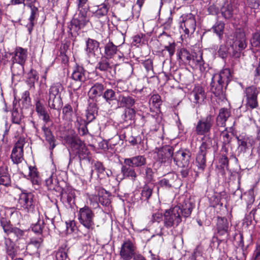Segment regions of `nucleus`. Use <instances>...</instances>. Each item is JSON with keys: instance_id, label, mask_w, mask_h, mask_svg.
<instances>
[{"instance_id": "nucleus-7", "label": "nucleus", "mask_w": 260, "mask_h": 260, "mask_svg": "<svg viewBox=\"0 0 260 260\" xmlns=\"http://www.w3.org/2000/svg\"><path fill=\"white\" fill-rule=\"evenodd\" d=\"M39 117H42V119L45 122V124L42 126V129L46 141L49 144V149L52 151L56 146V140L49 128V125L47 126V124L51 122L50 116L48 113L46 112L39 116Z\"/></svg>"}, {"instance_id": "nucleus-44", "label": "nucleus", "mask_w": 260, "mask_h": 260, "mask_svg": "<svg viewBox=\"0 0 260 260\" xmlns=\"http://www.w3.org/2000/svg\"><path fill=\"white\" fill-rule=\"evenodd\" d=\"M100 193L102 194L105 193V195L101 196L100 194H99V201L100 203H101L103 205L108 206L109 205L110 201L109 199V194L107 192V191L104 189H102L100 190Z\"/></svg>"}, {"instance_id": "nucleus-60", "label": "nucleus", "mask_w": 260, "mask_h": 260, "mask_svg": "<svg viewBox=\"0 0 260 260\" xmlns=\"http://www.w3.org/2000/svg\"><path fill=\"white\" fill-rule=\"evenodd\" d=\"M141 10V8L138 7L137 5H134L132 9V15L133 18L138 19L140 16Z\"/></svg>"}, {"instance_id": "nucleus-15", "label": "nucleus", "mask_w": 260, "mask_h": 260, "mask_svg": "<svg viewBox=\"0 0 260 260\" xmlns=\"http://www.w3.org/2000/svg\"><path fill=\"white\" fill-rule=\"evenodd\" d=\"M232 47L235 48L237 51H241L247 47L245 35L243 30H237L235 32Z\"/></svg>"}, {"instance_id": "nucleus-13", "label": "nucleus", "mask_w": 260, "mask_h": 260, "mask_svg": "<svg viewBox=\"0 0 260 260\" xmlns=\"http://www.w3.org/2000/svg\"><path fill=\"white\" fill-rule=\"evenodd\" d=\"M34 195L31 193H22L18 200V205L27 212H32L35 208Z\"/></svg>"}, {"instance_id": "nucleus-48", "label": "nucleus", "mask_w": 260, "mask_h": 260, "mask_svg": "<svg viewBox=\"0 0 260 260\" xmlns=\"http://www.w3.org/2000/svg\"><path fill=\"white\" fill-rule=\"evenodd\" d=\"M152 189L151 187L145 185L144 186L141 192V199L143 201H147L151 196Z\"/></svg>"}, {"instance_id": "nucleus-11", "label": "nucleus", "mask_w": 260, "mask_h": 260, "mask_svg": "<svg viewBox=\"0 0 260 260\" xmlns=\"http://www.w3.org/2000/svg\"><path fill=\"white\" fill-rule=\"evenodd\" d=\"M174 161L179 167L190 169L192 164L191 153L188 151L179 150L175 153Z\"/></svg>"}, {"instance_id": "nucleus-62", "label": "nucleus", "mask_w": 260, "mask_h": 260, "mask_svg": "<svg viewBox=\"0 0 260 260\" xmlns=\"http://www.w3.org/2000/svg\"><path fill=\"white\" fill-rule=\"evenodd\" d=\"M84 124L82 125L80 124V127H79V133L80 135L84 136L87 134L88 132L87 128L86 127V125L88 123H86L85 121H83Z\"/></svg>"}, {"instance_id": "nucleus-53", "label": "nucleus", "mask_w": 260, "mask_h": 260, "mask_svg": "<svg viewBox=\"0 0 260 260\" xmlns=\"http://www.w3.org/2000/svg\"><path fill=\"white\" fill-rule=\"evenodd\" d=\"M68 257L66 249L64 248H59L56 252V260H66Z\"/></svg>"}, {"instance_id": "nucleus-35", "label": "nucleus", "mask_w": 260, "mask_h": 260, "mask_svg": "<svg viewBox=\"0 0 260 260\" xmlns=\"http://www.w3.org/2000/svg\"><path fill=\"white\" fill-rule=\"evenodd\" d=\"M176 178V176L174 173H168L159 181V184L161 187L170 188L172 186V184Z\"/></svg>"}, {"instance_id": "nucleus-10", "label": "nucleus", "mask_w": 260, "mask_h": 260, "mask_svg": "<svg viewBox=\"0 0 260 260\" xmlns=\"http://www.w3.org/2000/svg\"><path fill=\"white\" fill-rule=\"evenodd\" d=\"M137 247L135 243L128 239L125 240L120 248V256L122 260H131L136 254Z\"/></svg>"}, {"instance_id": "nucleus-20", "label": "nucleus", "mask_w": 260, "mask_h": 260, "mask_svg": "<svg viewBox=\"0 0 260 260\" xmlns=\"http://www.w3.org/2000/svg\"><path fill=\"white\" fill-rule=\"evenodd\" d=\"M93 167L97 173L98 178L100 179H106L112 175V171L109 169H106L103 163L100 161H97L95 162Z\"/></svg>"}, {"instance_id": "nucleus-31", "label": "nucleus", "mask_w": 260, "mask_h": 260, "mask_svg": "<svg viewBox=\"0 0 260 260\" xmlns=\"http://www.w3.org/2000/svg\"><path fill=\"white\" fill-rule=\"evenodd\" d=\"M229 224L227 219L224 217H218L217 222V229L220 235H224L228 233Z\"/></svg>"}, {"instance_id": "nucleus-26", "label": "nucleus", "mask_w": 260, "mask_h": 260, "mask_svg": "<svg viewBox=\"0 0 260 260\" xmlns=\"http://www.w3.org/2000/svg\"><path fill=\"white\" fill-rule=\"evenodd\" d=\"M86 52L89 56H94L96 52L99 51V43L93 39L88 38L86 42Z\"/></svg>"}, {"instance_id": "nucleus-17", "label": "nucleus", "mask_w": 260, "mask_h": 260, "mask_svg": "<svg viewBox=\"0 0 260 260\" xmlns=\"http://www.w3.org/2000/svg\"><path fill=\"white\" fill-rule=\"evenodd\" d=\"M89 19L87 17L86 13L80 12L78 19H74L71 23L70 30L78 32L83 28L89 22Z\"/></svg>"}, {"instance_id": "nucleus-3", "label": "nucleus", "mask_w": 260, "mask_h": 260, "mask_svg": "<svg viewBox=\"0 0 260 260\" xmlns=\"http://www.w3.org/2000/svg\"><path fill=\"white\" fill-rule=\"evenodd\" d=\"M67 143L70 145L71 148L76 150V154L80 160H90V152L86 147L85 144L80 139L76 138L68 137Z\"/></svg>"}, {"instance_id": "nucleus-8", "label": "nucleus", "mask_w": 260, "mask_h": 260, "mask_svg": "<svg viewBox=\"0 0 260 260\" xmlns=\"http://www.w3.org/2000/svg\"><path fill=\"white\" fill-rule=\"evenodd\" d=\"M244 93L245 94L247 109H253L258 107L257 95L259 93L258 89L254 86H250L245 88Z\"/></svg>"}, {"instance_id": "nucleus-34", "label": "nucleus", "mask_w": 260, "mask_h": 260, "mask_svg": "<svg viewBox=\"0 0 260 260\" xmlns=\"http://www.w3.org/2000/svg\"><path fill=\"white\" fill-rule=\"evenodd\" d=\"M62 103L60 96H48V106L51 109L59 110L62 107Z\"/></svg>"}, {"instance_id": "nucleus-43", "label": "nucleus", "mask_w": 260, "mask_h": 260, "mask_svg": "<svg viewBox=\"0 0 260 260\" xmlns=\"http://www.w3.org/2000/svg\"><path fill=\"white\" fill-rule=\"evenodd\" d=\"M39 79L37 72L31 70L28 74V78L26 82L30 85V88L34 87L35 82Z\"/></svg>"}, {"instance_id": "nucleus-2", "label": "nucleus", "mask_w": 260, "mask_h": 260, "mask_svg": "<svg viewBox=\"0 0 260 260\" xmlns=\"http://www.w3.org/2000/svg\"><path fill=\"white\" fill-rule=\"evenodd\" d=\"M231 73L229 69H224L219 73L215 74L212 78L211 82V91L216 96H220L223 95V84L224 82L226 85L231 80Z\"/></svg>"}, {"instance_id": "nucleus-21", "label": "nucleus", "mask_w": 260, "mask_h": 260, "mask_svg": "<svg viewBox=\"0 0 260 260\" xmlns=\"http://www.w3.org/2000/svg\"><path fill=\"white\" fill-rule=\"evenodd\" d=\"M124 159L123 161V165L121 167V172L124 178H127L131 179L133 181H135L137 178V174L134 169V167L132 165H128Z\"/></svg>"}, {"instance_id": "nucleus-42", "label": "nucleus", "mask_w": 260, "mask_h": 260, "mask_svg": "<svg viewBox=\"0 0 260 260\" xmlns=\"http://www.w3.org/2000/svg\"><path fill=\"white\" fill-rule=\"evenodd\" d=\"M178 57L182 61L190 63L191 61L192 57L189 52L185 49H181L178 54Z\"/></svg>"}, {"instance_id": "nucleus-29", "label": "nucleus", "mask_w": 260, "mask_h": 260, "mask_svg": "<svg viewBox=\"0 0 260 260\" xmlns=\"http://www.w3.org/2000/svg\"><path fill=\"white\" fill-rule=\"evenodd\" d=\"M202 138V144L200 147V150L206 152L208 149H211L216 144L215 141L212 139L209 135H203Z\"/></svg>"}, {"instance_id": "nucleus-40", "label": "nucleus", "mask_w": 260, "mask_h": 260, "mask_svg": "<svg viewBox=\"0 0 260 260\" xmlns=\"http://www.w3.org/2000/svg\"><path fill=\"white\" fill-rule=\"evenodd\" d=\"M117 52V46L112 42H109L105 47V53L107 58L112 57Z\"/></svg>"}, {"instance_id": "nucleus-46", "label": "nucleus", "mask_w": 260, "mask_h": 260, "mask_svg": "<svg viewBox=\"0 0 260 260\" xmlns=\"http://www.w3.org/2000/svg\"><path fill=\"white\" fill-rule=\"evenodd\" d=\"M158 39L159 41L161 42V44L164 45L165 46L174 42L172 40L171 36L166 32H163L161 34L158 36Z\"/></svg>"}, {"instance_id": "nucleus-19", "label": "nucleus", "mask_w": 260, "mask_h": 260, "mask_svg": "<svg viewBox=\"0 0 260 260\" xmlns=\"http://www.w3.org/2000/svg\"><path fill=\"white\" fill-rule=\"evenodd\" d=\"M27 57V50L26 49L20 47H17L15 50L14 56L13 57V61L17 63L21 66V70L23 69L22 66L24 64Z\"/></svg>"}, {"instance_id": "nucleus-64", "label": "nucleus", "mask_w": 260, "mask_h": 260, "mask_svg": "<svg viewBox=\"0 0 260 260\" xmlns=\"http://www.w3.org/2000/svg\"><path fill=\"white\" fill-rule=\"evenodd\" d=\"M162 214L158 212L154 213L152 216V220L153 222H159L162 220Z\"/></svg>"}, {"instance_id": "nucleus-54", "label": "nucleus", "mask_w": 260, "mask_h": 260, "mask_svg": "<svg viewBox=\"0 0 260 260\" xmlns=\"http://www.w3.org/2000/svg\"><path fill=\"white\" fill-rule=\"evenodd\" d=\"M96 68L102 71H106L111 68V66L108 61L105 59L98 63Z\"/></svg>"}, {"instance_id": "nucleus-51", "label": "nucleus", "mask_w": 260, "mask_h": 260, "mask_svg": "<svg viewBox=\"0 0 260 260\" xmlns=\"http://www.w3.org/2000/svg\"><path fill=\"white\" fill-rule=\"evenodd\" d=\"M136 115V111L133 108H127L125 110L124 114V120L127 121L134 119Z\"/></svg>"}, {"instance_id": "nucleus-16", "label": "nucleus", "mask_w": 260, "mask_h": 260, "mask_svg": "<svg viewBox=\"0 0 260 260\" xmlns=\"http://www.w3.org/2000/svg\"><path fill=\"white\" fill-rule=\"evenodd\" d=\"M236 138L238 141V151L240 153L245 152L249 147H252L254 144V140L251 137L240 135Z\"/></svg>"}, {"instance_id": "nucleus-36", "label": "nucleus", "mask_w": 260, "mask_h": 260, "mask_svg": "<svg viewBox=\"0 0 260 260\" xmlns=\"http://www.w3.org/2000/svg\"><path fill=\"white\" fill-rule=\"evenodd\" d=\"M117 101L120 103L121 106L125 107L126 108L132 107L135 103V99L128 95H120Z\"/></svg>"}, {"instance_id": "nucleus-49", "label": "nucleus", "mask_w": 260, "mask_h": 260, "mask_svg": "<svg viewBox=\"0 0 260 260\" xmlns=\"http://www.w3.org/2000/svg\"><path fill=\"white\" fill-rule=\"evenodd\" d=\"M223 128L224 129L221 131L220 136L222 140L223 145L225 146L231 142L232 138L227 131V128L225 127Z\"/></svg>"}, {"instance_id": "nucleus-61", "label": "nucleus", "mask_w": 260, "mask_h": 260, "mask_svg": "<svg viewBox=\"0 0 260 260\" xmlns=\"http://www.w3.org/2000/svg\"><path fill=\"white\" fill-rule=\"evenodd\" d=\"M252 44H254L255 46H257L260 45V32H257L254 34L252 39Z\"/></svg>"}, {"instance_id": "nucleus-45", "label": "nucleus", "mask_w": 260, "mask_h": 260, "mask_svg": "<svg viewBox=\"0 0 260 260\" xmlns=\"http://www.w3.org/2000/svg\"><path fill=\"white\" fill-rule=\"evenodd\" d=\"M103 97L106 102L110 104L112 101L116 99L115 92L111 89H108L103 93Z\"/></svg>"}, {"instance_id": "nucleus-6", "label": "nucleus", "mask_w": 260, "mask_h": 260, "mask_svg": "<svg viewBox=\"0 0 260 260\" xmlns=\"http://www.w3.org/2000/svg\"><path fill=\"white\" fill-rule=\"evenodd\" d=\"M173 154L172 148L169 146H165L154 150L153 158L161 164L168 165L172 161Z\"/></svg>"}, {"instance_id": "nucleus-37", "label": "nucleus", "mask_w": 260, "mask_h": 260, "mask_svg": "<svg viewBox=\"0 0 260 260\" xmlns=\"http://www.w3.org/2000/svg\"><path fill=\"white\" fill-rule=\"evenodd\" d=\"M206 152L199 150L196 157V164L198 169L201 171H203L206 167Z\"/></svg>"}, {"instance_id": "nucleus-56", "label": "nucleus", "mask_w": 260, "mask_h": 260, "mask_svg": "<svg viewBox=\"0 0 260 260\" xmlns=\"http://www.w3.org/2000/svg\"><path fill=\"white\" fill-rule=\"evenodd\" d=\"M108 8L105 4L102 5L100 8H99L95 12V15L98 17H101L105 16L107 14Z\"/></svg>"}, {"instance_id": "nucleus-23", "label": "nucleus", "mask_w": 260, "mask_h": 260, "mask_svg": "<svg viewBox=\"0 0 260 260\" xmlns=\"http://www.w3.org/2000/svg\"><path fill=\"white\" fill-rule=\"evenodd\" d=\"M124 159L127 164L132 165L135 168L141 167L146 164V158L143 155H136L130 158H126Z\"/></svg>"}, {"instance_id": "nucleus-57", "label": "nucleus", "mask_w": 260, "mask_h": 260, "mask_svg": "<svg viewBox=\"0 0 260 260\" xmlns=\"http://www.w3.org/2000/svg\"><path fill=\"white\" fill-rule=\"evenodd\" d=\"M191 61L193 64L196 66L197 68H200V69H201L204 63L202 55H200L199 57L193 58L192 59L191 58Z\"/></svg>"}, {"instance_id": "nucleus-47", "label": "nucleus", "mask_w": 260, "mask_h": 260, "mask_svg": "<svg viewBox=\"0 0 260 260\" xmlns=\"http://www.w3.org/2000/svg\"><path fill=\"white\" fill-rule=\"evenodd\" d=\"M1 225L3 227L4 231L8 235H11V232L14 227L10 224L9 221H8L6 219L3 218L1 220Z\"/></svg>"}, {"instance_id": "nucleus-38", "label": "nucleus", "mask_w": 260, "mask_h": 260, "mask_svg": "<svg viewBox=\"0 0 260 260\" xmlns=\"http://www.w3.org/2000/svg\"><path fill=\"white\" fill-rule=\"evenodd\" d=\"M63 90L62 85L60 83H56L51 85L49 89L48 96L60 97V93Z\"/></svg>"}, {"instance_id": "nucleus-27", "label": "nucleus", "mask_w": 260, "mask_h": 260, "mask_svg": "<svg viewBox=\"0 0 260 260\" xmlns=\"http://www.w3.org/2000/svg\"><path fill=\"white\" fill-rule=\"evenodd\" d=\"M190 95L193 96L194 100L193 102L197 104L201 103L206 98L204 90L200 86H195Z\"/></svg>"}, {"instance_id": "nucleus-63", "label": "nucleus", "mask_w": 260, "mask_h": 260, "mask_svg": "<svg viewBox=\"0 0 260 260\" xmlns=\"http://www.w3.org/2000/svg\"><path fill=\"white\" fill-rule=\"evenodd\" d=\"M43 226L40 222H37L32 227V230L35 233H41L42 232Z\"/></svg>"}, {"instance_id": "nucleus-32", "label": "nucleus", "mask_w": 260, "mask_h": 260, "mask_svg": "<svg viewBox=\"0 0 260 260\" xmlns=\"http://www.w3.org/2000/svg\"><path fill=\"white\" fill-rule=\"evenodd\" d=\"M28 7L30 8L31 14L29 18V22L27 24V26L28 27V30L29 32H31V31L34 25L35 20L36 19L38 15V9L37 6H36V2H35V3H34L32 5H31V6H28Z\"/></svg>"}, {"instance_id": "nucleus-4", "label": "nucleus", "mask_w": 260, "mask_h": 260, "mask_svg": "<svg viewBox=\"0 0 260 260\" xmlns=\"http://www.w3.org/2000/svg\"><path fill=\"white\" fill-rule=\"evenodd\" d=\"M94 213L87 206L80 208L78 211V218L79 222L89 231H92L94 229Z\"/></svg>"}, {"instance_id": "nucleus-41", "label": "nucleus", "mask_w": 260, "mask_h": 260, "mask_svg": "<svg viewBox=\"0 0 260 260\" xmlns=\"http://www.w3.org/2000/svg\"><path fill=\"white\" fill-rule=\"evenodd\" d=\"M212 29L213 31L216 33L221 39L224 29V23L222 21H217L213 25Z\"/></svg>"}, {"instance_id": "nucleus-9", "label": "nucleus", "mask_w": 260, "mask_h": 260, "mask_svg": "<svg viewBox=\"0 0 260 260\" xmlns=\"http://www.w3.org/2000/svg\"><path fill=\"white\" fill-rule=\"evenodd\" d=\"M182 20L180 24V28L185 33V36L188 37L192 34L196 28V21L195 17L192 14H188L185 16H182Z\"/></svg>"}, {"instance_id": "nucleus-25", "label": "nucleus", "mask_w": 260, "mask_h": 260, "mask_svg": "<svg viewBox=\"0 0 260 260\" xmlns=\"http://www.w3.org/2000/svg\"><path fill=\"white\" fill-rule=\"evenodd\" d=\"M104 89L105 87L103 84L100 83H95L88 91L89 98L93 99L98 96H101L103 93Z\"/></svg>"}, {"instance_id": "nucleus-39", "label": "nucleus", "mask_w": 260, "mask_h": 260, "mask_svg": "<svg viewBox=\"0 0 260 260\" xmlns=\"http://www.w3.org/2000/svg\"><path fill=\"white\" fill-rule=\"evenodd\" d=\"M46 184L48 189L56 190L58 187V181L55 175H51L46 180Z\"/></svg>"}, {"instance_id": "nucleus-30", "label": "nucleus", "mask_w": 260, "mask_h": 260, "mask_svg": "<svg viewBox=\"0 0 260 260\" xmlns=\"http://www.w3.org/2000/svg\"><path fill=\"white\" fill-rule=\"evenodd\" d=\"M4 245L7 254L13 258L16 253V247L15 243L10 238H5Z\"/></svg>"}, {"instance_id": "nucleus-28", "label": "nucleus", "mask_w": 260, "mask_h": 260, "mask_svg": "<svg viewBox=\"0 0 260 260\" xmlns=\"http://www.w3.org/2000/svg\"><path fill=\"white\" fill-rule=\"evenodd\" d=\"M237 12V6L235 4H227L223 6L221 9L222 15L225 19L231 18Z\"/></svg>"}, {"instance_id": "nucleus-14", "label": "nucleus", "mask_w": 260, "mask_h": 260, "mask_svg": "<svg viewBox=\"0 0 260 260\" xmlns=\"http://www.w3.org/2000/svg\"><path fill=\"white\" fill-rule=\"evenodd\" d=\"M86 74L85 71L81 67L78 66L74 70L72 74V78L77 83V84L75 86L73 83H72L74 90H78L81 86L82 83L86 81L87 76Z\"/></svg>"}, {"instance_id": "nucleus-24", "label": "nucleus", "mask_w": 260, "mask_h": 260, "mask_svg": "<svg viewBox=\"0 0 260 260\" xmlns=\"http://www.w3.org/2000/svg\"><path fill=\"white\" fill-rule=\"evenodd\" d=\"M230 116V112L227 109H221L216 119V125L221 127H225V122Z\"/></svg>"}, {"instance_id": "nucleus-59", "label": "nucleus", "mask_w": 260, "mask_h": 260, "mask_svg": "<svg viewBox=\"0 0 260 260\" xmlns=\"http://www.w3.org/2000/svg\"><path fill=\"white\" fill-rule=\"evenodd\" d=\"M175 46L176 44L174 42L165 46V49L169 52L170 56H172L174 55L175 51Z\"/></svg>"}, {"instance_id": "nucleus-33", "label": "nucleus", "mask_w": 260, "mask_h": 260, "mask_svg": "<svg viewBox=\"0 0 260 260\" xmlns=\"http://www.w3.org/2000/svg\"><path fill=\"white\" fill-rule=\"evenodd\" d=\"M98 114V108L94 104H90L88 107L86 113V123H89L95 118Z\"/></svg>"}, {"instance_id": "nucleus-1", "label": "nucleus", "mask_w": 260, "mask_h": 260, "mask_svg": "<svg viewBox=\"0 0 260 260\" xmlns=\"http://www.w3.org/2000/svg\"><path fill=\"white\" fill-rule=\"evenodd\" d=\"M193 208L192 203L187 199L180 206L167 210L164 213V225L167 228L177 226L182 221L181 216L184 218L189 217Z\"/></svg>"}, {"instance_id": "nucleus-55", "label": "nucleus", "mask_w": 260, "mask_h": 260, "mask_svg": "<svg viewBox=\"0 0 260 260\" xmlns=\"http://www.w3.org/2000/svg\"><path fill=\"white\" fill-rule=\"evenodd\" d=\"M22 115L17 111H14L12 113V120L13 123L21 125L22 121Z\"/></svg>"}, {"instance_id": "nucleus-50", "label": "nucleus", "mask_w": 260, "mask_h": 260, "mask_svg": "<svg viewBox=\"0 0 260 260\" xmlns=\"http://www.w3.org/2000/svg\"><path fill=\"white\" fill-rule=\"evenodd\" d=\"M35 109L38 116L47 112L43 103L39 99H38L36 102Z\"/></svg>"}, {"instance_id": "nucleus-52", "label": "nucleus", "mask_w": 260, "mask_h": 260, "mask_svg": "<svg viewBox=\"0 0 260 260\" xmlns=\"http://www.w3.org/2000/svg\"><path fill=\"white\" fill-rule=\"evenodd\" d=\"M26 230H22L18 228L14 227L11 234H13L16 240L23 238L27 233Z\"/></svg>"}, {"instance_id": "nucleus-5", "label": "nucleus", "mask_w": 260, "mask_h": 260, "mask_svg": "<svg viewBox=\"0 0 260 260\" xmlns=\"http://www.w3.org/2000/svg\"><path fill=\"white\" fill-rule=\"evenodd\" d=\"M215 122L214 115L209 114L206 117H201L195 124V132L197 135H206L210 133Z\"/></svg>"}, {"instance_id": "nucleus-18", "label": "nucleus", "mask_w": 260, "mask_h": 260, "mask_svg": "<svg viewBox=\"0 0 260 260\" xmlns=\"http://www.w3.org/2000/svg\"><path fill=\"white\" fill-rule=\"evenodd\" d=\"M43 241V239L41 237L31 239L26 246V250L30 255H36L39 257L40 256L39 249L41 246Z\"/></svg>"}, {"instance_id": "nucleus-58", "label": "nucleus", "mask_w": 260, "mask_h": 260, "mask_svg": "<svg viewBox=\"0 0 260 260\" xmlns=\"http://www.w3.org/2000/svg\"><path fill=\"white\" fill-rule=\"evenodd\" d=\"M143 66L147 70V72H153V63L150 59L145 60L143 63Z\"/></svg>"}, {"instance_id": "nucleus-12", "label": "nucleus", "mask_w": 260, "mask_h": 260, "mask_svg": "<svg viewBox=\"0 0 260 260\" xmlns=\"http://www.w3.org/2000/svg\"><path fill=\"white\" fill-rule=\"evenodd\" d=\"M25 143L24 138H19L15 143L11 155V158L14 164L21 163L23 159V148Z\"/></svg>"}, {"instance_id": "nucleus-22", "label": "nucleus", "mask_w": 260, "mask_h": 260, "mask_svg": "<svg viewBox=\"0 0 260 260\" xmlns=\"http://www.w3.org/2000/svg\"><path fill=\"white\" fill-rule=\"evenodd\" d=\"M11 184V179L8 173V167L2 162L0 164V184L9 186Z\"/></svg>"}]
</instances>
